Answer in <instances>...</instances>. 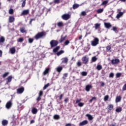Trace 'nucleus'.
I'll list each match as a JSON object with an SVG mask.
<instances>
[{
  "instance_id": "obj_21",
  "label": "nucleus",
  "mask_w": 126,
  "mask_h": 126,
  "mask_svg": "<svg viewBox=\"0 0 126 126\" xmlns=\"http://www.w3.org/2000/svg\"><path fill=\"white\" fill-rule=\"evenodd\" d=\"M121 100H122V96L121 95L117 96L116 98V102L119 103V102H121Z\"/></svg>"
},
{
  "instance_id": "obj_15",
  "label": "nucleus",
  "mask_w": 126,
  "mask_h": 126,
  "mask_svg": "<svg viewBox=\"0 0 126 126\" xmlns=\"http://www.w3.org/2000/svg\"><path fill=\"white\" fill-rule=\"evenodd\" d=\"M91 88H92V85H88L86 86L85 90H86V91H87V92H89V91H90V89H91Z\"/></svg>"
},
{
  "instance_id": "obj_5",
  "label": "nucleus",
  "mask_w": 126,
  "mask_h": 126,
  "mask_svg": "<svg viewBox=\"0 0 126 126\" xmlns=\"http://www.w3.org/2000/svg\"><path fill=\"white\" fill-rule=\"evenodd\" d=\"M62 18L63 19V20H68L70 18V16L68 14H64L62 16Z\"/></svg>"
},
{
  "instance_id": "obj_17",
  "label": "nucleus",
  "mask_w": 126,
  "mask_h": 126,
  "mask_svg": "<svg viewBox=\"0 0 126 126\" xmlns=\"http://www.w3.org/2000/svg\"><path fill=\"white\" fill-rule=\"evenodd\" d=\"M104 26L107 29H110L112 27V25L110 23H104Z\"/></svg>"
},
{
  "instance_id": "obj_20",
  "label": "nucleus",
  "mask_w": 126,
  "mask_h": 126,
  "mask_svg": "<svg viewBox=\"0 0 126 126\" xmlns=\"http://www.w3.org/2000/svg\"><path fill=\"white\" fill-rule=\"evenodd\" d=\"M123 15L124 12H119L116 16V18H117V19H119V18H120V17H122V16H123Z\"/></svg>"
},
{
  "instance_id": "obj_49",
  "label": "nucleus",
  "mask_w": 126,
  "mask_h": 126,
  "mask_svg": "<svg viewBox=\"0 0 126 126\" xmlns=\"http://www.w3.org/2000/svg\"><path fill=\"white\" fill-rule=\"evenodd\" d=\"M82 76H86L87 75V72L83 71L81 73Z\"/></svg>"
},
{
  "instance_id": "obj_41",
  "label": "nucleus",
  "mask_w": 126,
  "mask_h": 126,
  "mask_svg": "<svg viewBox=\"0 0 126 126\" xmlns=\"http://www.w3.org/2000/svg\"><path fill=\"white\" fill-rule=\"evenodd\" d=\"M50 85V83H48L46 85H45L44 87L43 88V90H45V89H47Z\"/></svg>"
},
{
  "instance_id": "obj_28",
  "label": "nucleus",
  "mask_w": 126,
  "mask_h": 126,
  "mask_svg": "<svg viewBox=\"0 0 126 126\" xmlns=\"http://www.w3.org/2000/svg\"><path fill=\"white\" fill-rule=\"evenodd\" d=\"M111 46L108 45L106 47V52H108V53H111L112 52V50H111Z\"/></svg>"
},
{
  "instance_id": "obj_46",
  "label": "nucleus",
  "mask_w": 126,
  "mask_h": 126,
  "mask_svg": "<svg viewBox=\"0 0 126 126\" xmlns=\"http://www.w3.org/2000/svg\"><path fill=\"white\" fill-rule=\"evenodd\" d=\"M13 13H14V10H13V9H10L9 10V14H13Z\"/></svg>"
},
{
  "instance_id": "obj_51",
  "label": "nucleus",
  "mask_w": 126,
  "mask_h": 126,
  "mask_svg": "<svg viewBox=\"0 0 126 126\" xmlns=\"http://www.w3.org/2000/svg\"><path fill=\"white\" fill-rule=\"evenodd\" d=\"M122 76V73H117L116 74V78H119Z\"/></svg>"
},
{
  "instance_id": "obj_11",
  "label": "nucleus",
  "mask_w": 126,
  "mask_h": 126,
  "mask_svg": "<svg viewBox=\"0 0 126 126\" xmlns=\"http://www.w3.org/2000/svg\"><path fill=\"white\" fill-rule=\"evenodd\" d=\"M114 110V105L113 104H109L107 107V111L108 112Z\"/></svg>"
},
{
  "instance_id": "obj_19",
  "label": "nucleus",
  "mask_w": 126,
  "mask_h": 126,
  "mask_svg": "<svg viewBox=\"0 0 126 126\" xmlns=\"http://www.w3.org/2000/svg\"><path fill=\"white\" fill-rule=\"evenodd\" d=\"M32 112L33 115H36V114L38 113V109L35 107H33L32 109Z\"/></svg>"
},
{
  "instance_id": "obj_7",
  "label": "nucleus",
  "mask_w": 126,
  "mask_h": 126,
  "mask_svg": "<svg viewBox=\"0 0 126 126\" xmlns=\"http://www.w3.org/2000/svg\"><path fill=\"white\" fill-rule=\"evenodd\" d=\"M12 107V100H10L6 104V109H10Z\"/></svg>"
},
{
  "instance_id": "obj_38",
  "label": "nucleus",
  "mask_w": 126,
  "mask_h": 126,
  "mask_svg": "<svg viewBox=\"0 0 126 126\" xmlns=\"http://www.w3.org/2000/svg\"><path fill=\"white\" fill-rule=\"evenodd\" d=\"M112 30L115 32V33H118V28L116 27H113Z\"/></svg>"
},
{
  "instance_id": "obj_32",
  "label": "nucleus",
  "mask_w": 126,
  "mask_h": 126,
  "mask_svg": "<svg viewBox=\"0 0 126 126\" xmlns=\"http://www.w3.org/2000/svg\"><path fill=\"white\" fill-rule=\"evenodd\" d=\"M58 27H63V22H59L57 23Z\"/></svg>"
},
{
  "instance_id": "obj_31",
  "label": "nucleus",
  "mask_w": 126,
  "mask_h": 126,
  "mask_svg": "<svg viewBox=\"0 0 126 126\" xmlns=\"http://www.w3.org/2000/svg\"><path fill=\"white\" fill-rule=\"evenodd\" d=\"M64 53V51L63 50H60L59 52L57 53V56L59 57V56H61L62 54H63Z\"/></svg>"
},
{
  "instance_id": "obj_16",
  "label": "nucleus",
  "mask_w": 126,
  "mask_h": 126,
  "mask_svg": "<svg viewBox=\"0 0 126 126\" xmlns=\"http://www.w3.org/2000/svg\"><path fill=\"white\" fill-rule=\"evenodd\" d=\"M2 126H6L8 125V121L6 120H3L1 122Z\"/></svg>"
},
{
  "instance_id": "obj_26",
  "label": "nucleus",
  "mask_w": 126,
  "mask_h": 126,
  "mask_svg": "<svg viewBox=\"0 0 126 126\" xmlns=\"http://www.w3.org/2000/svg\"><path fill=\"white\" fill-rule=\"evenodd\" d=\"M60 49H61V46H57L53 49V53H57V52H58V51L60 50Z\"/></svg>"
},
{
  "instance_id": "obj_18",
  "label": "nucleus",
  "mask_w": 126,
  "mask_h": 126,
  "mask_svg": "<svg viewBox=\"0 0 126 126\" xmlns=\"http://www.w3.org/2000/svg\"><path fill=\"white\" fill-rule=\"evenodd\" d=\"M6 80L7 83H9V82H11V81L12 80V76H9L7 78H6Z\"/></svg>"
},
{
  "instance_id": "obj_42",
  "label": "nucleus",
  "mask_w": 126,
  "mask_h": 126,
  "mask_svg": "<svg viewBox=\"0 0 126 126\" xmlns=\"http://www.w3.org/2000/svg\"><path fill=\"white\" fill-rule=\"evenodd\" d=\"M60 116L58 115H55L54 116V120H60Z\"/></svg>"
},
{
  "instance_id": "obj_12",
  "label": "nucleus",
  "mask_w": 126,
  "mask_h": 126,
  "mask_svg": "<svg viewBox=\"0 0 126 126\" xmlns=\"http://www.w3.org/2000/svg\"><path fill=\"white\" fill-rule=\"evenodd\" d=\"M63 68L62 66H58L56 68V71L59 73L58 75H60V73L63 71Z\"/></svg>"
},
{
  "instance_id": "obj_55",
  "label": "nucleus",
  "mask_w": 126,
  "mask_h": 126,
  "mask_svg": "<svg viewBox=\"0 0 126 126\" xmlns=\"http://www.w3.org/2000/svg\"><path fill=\"white\" fill-rule=\"evenodd\" d=\"M69 43H70V42L69 41V40H66L64 43V44L65 45V46H67V45H68V44H69Z\"/></svg>"
},
{
  "instance_id": "obj_25",
  "label": "nucleus",
  "mask_w": 126,
  "mask_h": 126,
  "mask_svg": "<svg viewBox=\"0 0 126 126\" xmlns=\"http://www.w3.org/2000/svg\"><path fill=\"white\" fill-rule=\"evenodd\" d=\"M49 71H50V68H46L43 73V75H47L49 73Z\"/></svg>"
},
{
  "instance_id": "obj_9",
  "label": "nucleus",
  "mask_w": 126,
  "mask_h": 126,
  "mask_svg": "<svg viewBox=\"0 0 126 126\" xmlns=\"http://www.w3.org/2000/svg\"><path fill=\"white\" fill-rule=\"evenodd\" d=\"M16 52V49L15 48V47H13L9 49V52L12 55H14Z\"/></svg>"
},
{
  "instance_id": "obj_27",
  "label": "nucleus",
  "mask_w": 126,
  "mask_h": 126,
  "mask_svg": "<svg viewBox=\"0 0 126 126\" xmlns=\"http://www.w3.org/2000/svg\"><path fill=\"white\" fill-rule=\"evenodd\" d=\"M86 116L88 118L89 121H92V120H93V117H92L91 115L87 114Z\"/></svg>"
},
{
  "instance_id": "obj_22",
  "label": "nucleus",
  "mask_w": 126,
  "mask_h": 126,
  "mask_svg": "<svg viewBox=\"0 0 126 126\" xmlns=\"http://www.w3.org/2000/svg\"><path fill=\"white\" fill-rule=\"evenodd\" d=\"M20 31L21 33H26L27 31H26V29L25 27H22L20 29Z\"/></svg>"
},
{
  "instance_id": "obj_54",
  "label": "nucleus",
  "mask_w": 126,
  "mask_h": 126,
  "mask_svg": "<svg viewBox=\"0 0 126 126\" xmlns=\"http://www.w3.org/2000/svg\"><path fill=\"white\" fill-rule=\"evenodd\" d=\"M82 100V99L81 98H80L79 99H78V98H77L75 104H78V103H80V102H81Z\"/></svg>"
},
{
  "instance_id": "obj_30",
  "label": "nucleus",
  "mask_w": 126,
  "mask_h": 126,
  "mask_svg": "<svg viewBox=\"0 0 126 126\" xmlns=\"http://www.w3.org/2000/svg\"><path fill=\"white\" fill-rule=\"evenodd\" d=\"M97 60H98V58L96 56H94L92 58V62L93 63H95Z\"/></svg>"
},
{
  "instance_id": "obj_45",
  "label": "nucleus",
  "mask_w": 126,
  "mask_h": 126,
  "mask_svg": "<svg viewBox=\"0 0 126 126\" xmlns=\"http://www.w3.org/2000/svg\"><path fill=\"white\" fill-rule=\"evenodd\" d=\"M4 41H5L4 37H3V36H1L0 38V43H3Z\"/></svg>"
},
{
  "instance_id": "obj_58",
  "label": "nucleus",
  "mask_w": 126,
  "mask_h": 126,
  "mask_svg": "<svg viewBox=\"0 0 126 126\" xmlns=\"http://www.w3.org/2000/svg\"><path fill=\"white\" fill-rule=\"evenodd\" d=\"M122 90H123V91H126V83L123 86L122 88Z\"/></svg>"
},
{
  "instance_id": "obj_50",
  "label": "nucleus",
  "mask_w": 126,
  "mask_h": 126,
  "mask_svg": "<svg viewBox=\"0 0 126 126\" xmlns=\"http://www.w3.org/2000/svg\"><path fill=\"white\" fill-rule=\"evenodd\" d=\"M78 107H83V106H84V103L83 102H80L78 104Z\"/></svg>"
},
{
  "instance_id": "obj_13",
  "label": "nucleus",
  "mask_w": 126,
  "mask_h": 126,
  "mask_svg": "<svg viewBox=\"0 0 126 126\" xmlns=\"http://www.w3.org/2000/svg\"><path fill=\"white\" fill-rule=\"evenodd\" d=\"M88 124V121L87 120H85L82 121V122L80 123L79 124V126H85L86 125H87Z\"/></svg>"
},
{
  "instance_id": "obj_6",
  "label": "nucleus",
  "mask_w": 126,
  "mask_h": 126,
  "mask_svg": "<svg viewBox=\"0 0 126 126\" xmlns=\"http://www.w3.org/2000/svg\"><path fill=\"white\" fill-rule=\"evenodd\" d=\"M24 88L22 87L17 89V93H18V94H22V93L24 92Z\"/></svg>"
},
{
  "instance_id": "obj_1",
  "label": "nucleus",
  "mask_w": 126,
  "mask_h": 126,
  "mask_svg": "<svg viewBox=\"0 0 126 126\" xmlns=\"http://www.w3.org/2000/svg\"><path fill=\"white\" fill-rule=\"evenodd\" d=\"M46 35L47 33L45 32H38L34 36V38L35 40H39V39H41L43 38V37H46Z\"/></svg>"
},
{
  "instance_id": "obj_52",
  "label": "nucleus",
  "mask_w": 126,
  "mask_h": 126,
  "mask_svg": "<svg viewBox=\"0 0 126 126\" xmlns=\"http://www.w3.org/2000/svg\"><path fill=\"white\" fill-rule=\"evenodd\" d=\"M26 4V0H24L23 1L22 4V7H24Z\"/></svg>"
},
{
  "instance_id": "obj_56",
  "label": "nucleus",
  "mask_w": 126,
  "mask_h": 126,
  "mask_svg": "<svg viewBox=\"0 0 126 126\" xmlns=\"http://www.w3.org/2000/svg\"><path fill=\"white\" fill-rule=\"evenodd\" d=\"M43 91H40L38 94V96L42 97V96H43Z\"/></svg>"
},
{
  "instance_id": "obj_29",
  "label": "nucleus",
  "mask_w": 126,
  "mask_h": 126,
  "mask_svg": "<svg viewBox=\"0 0 126 126\" xmlns=\"http://www.w3.org/2000/svg\"><path fill=\"white\" fill-rule=\"evenodd\" d=\"M68 75V73H65L63 74V76L62 77L63 80H65L66 79V77H67V76Z\"/></svg>"
},
{
  "instance_id": "obj_24",
  "label": "nucleus",
  "mask_w": 126,
  "mask_h": 126,
  "mask_svg": "<svg viewBox=\"0 0 126 126\" xmlns=\"http://www.w3.org/2000/svg\"><path fill=\"white\" fill-rule=\"evenodd\" d=\"M66 37H67L66 35H65L64 37H63V36H61V38L59 39V43H63L65 40Z\"/></svg>"
},
{
  "instance_id": "obj_10",
  "label": "nucleus",
  "mask_w": 126,
  "mask_h": 126,
  "mask_svg": "<svg viewBox=\"0 0 126 126\" xmlns=\"http://www.w3.org/2000/svg\"><path fill=\"white\" fill-rule=\"evenodd\" d=\"M29 9L24 10L21 13V15H28V14H29Z\"/></svg>"
},
{
  "instance_id": "obj_47",
  "label": "nucleus",
  "mask_w": 126,
  "mask_h": 126,
  "mask_svg": "<svg viewBox=\"0 0 126 126\" xmlns=\"http://www.w3.org/2000/svg\"><path fill=\"white\" fill-rule=\"evenodd\" d=\"M108 3V0H104L102 2V3H101V5H106V4H107Z\"/></svg>"
},
{
  "instance_id": "obj_34",
  "label": "nucleus",
  "mask_w": 126,
  "mask_h": 126,
  "mask_svg": "<svg viewBox=\"0 0 126 126\" xmlns=\"http://www.w3.org/2000/svg\"><path fill=\"white\" fill-rule=\"evenodd\" d=\"M24 41V38L23 37H20L17 40L18 43H22Z\"/></svg>"
},
{
  "instance_id": "obj_44",
  "label": "nucleus",
  "mask_w": 126,
  "mask_h": 126,
  "mask_svg": "<svg viewBox=\"0 0 126 126\" xmlns=\"http://www.w3.org/2000/svg\"><path fill=\"white\" fill-rule=\"evenodd\" d=\"M108 100H109V95H106L104 97V101H105V102H106V101H108Z\"/></svg>"
},
{
  "instance_id": "obj_53",
  "label": "nucleus",
  "mask_w": 126,
  "mask_h": 126,
  "mask_svg": "<svg viewBox=\"0 0 126 126\" xmlns=\"http://www.w3.org/2000/svg\"><path fill=\"white\" fill-rule=\"evenodd\" d=\"M42 96H40L39 95L38 96L37 98H36V101L39 102V101H41V99H42Z\"/></svg>"
},
{
  "instance_id": "obj_57",
  "label": "nucleus",
  "mask_w": 126,
  "mask_h": 126,
  "mask_svg": "<svg viewBox=\"0 0 126 126\" xmlns=\"http://www.w3.org/2000/svg\"><path fill=\"white\" fill-rule=\"evenodd\" d=\"M114 74L113 73H110L109 74V77L111 78H114Z\"/></svg>"
},
{
  "instance_id": "obj_61",
  "label": "nucleus",
  "mask_w": 126,
  "mask_h": 126,
  "mask_svg": "<svg viewBox=\"0 0 126 126\" xmlns=\"http://www.w3.org/2000/svg\"><path fill=\"white\" fill-rule=\"evenodd\" d=\"M81 15L83 16H85L86 15V12L85 11H82L81 12Z\"/></svg>"
},
{
  "instance_id": "obj_4",
  "label": "nucleus",
  "mask_w": 126,
  "mask_h": 126,
  "mask_svg": "<svg viewBox=\"0 0 126 126\" xmlns=\"http://www.w3.org/2000/svg\"><path fill=\"white\" fill-rule=\"evenodd\" d=\"M82 61L84 64H87L89 62V58L87 56H85L82 58Z\"/></svg>"
},
{
  "instance_id": "obj_3",
  "label": "nucleus",
  "mask_w": 126,
  "mask_h": 126,
  "mask_svg": "<svg viewBox=\"0 0 126 126\" xmlns=\"http://www.w3.org/2000/svg\"><path fill=\"white\" fill-rule=\"evenodd\" d=\"M51 48H55V47H57L59 44V41L56 40H52L50 42Z\"/></svg>"
},
{
  "instance_id": "obj_36",
  "label": "nucleus",
  "mask_w": 126,
  "mask_h": 126,
  "mask_svg": "<svg viewBox=\"0 0 126 126\" xmlns=\"http://www.w3.org/2000/svg\"><path fill=\"white\" fill-rule=\"evenodd\" d=\"M8 74H9V72H5L4 74H3L2 75V77L3 78H5V77H6V76H8Z\"/></svg>"
},
{
  "instance_id": "obj_33",
  "label": "nucleus",
  "mask_w": 126,
  "mask_h": 126,
  "mask_svg": "<svg viewBox=\"0 0 126 126\" xmlns=\"http://www.w3.org/2000/svg\"><path fill=\"white\" fill-rule=\"evenodd\" d=\"M95 26V29L97 30L98 28H100V26H101V24L96 23L94 25Z\"/></svg>"
},
{
  "instance_id": "obj_23",
  "label": "nucleus",
  "mask_w": 126,
  "mask_h": 126,
  "mask_svg": "<svg viewBox=\"0 0 126 126\" xmlns=\"http://www.w3.org/2000/svg\"><path fill=\"white\" fill-rule=\"evenodd\" d=\"M14 20H15L14 17L11 16H9V23H12V22H14Z\"/></svg>"
},
{
  "instance_id": "obj_60",
  "label": "nucleus",
  "mask_w": 126,
  "mask_h": 126,
  "mask_svg": "<svg viewBox=\"0 0 126 126\" xmlns=\"http://www.w3.org/2000/svg\"><path fill=\"white\" fill-rule=\"evenodd\" d=\"M61 0H54V3H60Z\"/></svg>"
},
{
  "instance_id": "obj_63",
  "label": "nucleus",
  "mask_w": 126,
  "mask_h": 126,
  "mask_svg": "<svg viewBox=\"0 0 126 126\" xmlns=\"http://www.w3.org/2000/svg\"><path fill=\"white\" fill-rule=\"evenodd\" d=\"M64 103L65 104H66V103H67V102H68V97H66L65 98V99L64 100Z\"/></svg>"
},
{
  "instance_id": "obj_40",
  "label": "nucleus",
  "mask_w": 126,
  "mask_h": 126,
  "mask_svg": "<svg viewBox=\"0 0 126 126\" xmlns=\"http://www.w3.org/2000/svg\"><path fill=\"white\" fill-rule=\"evenodd\" d=\"M29 41V43H30V44H32V43H33V42H34V39L32 38H30L28 39Z\"/></svg>"
},
{
  "instance_id": "obj_2",
  "label": "nucleus",
  "mask_w": 126,
  "mask_h": 126,
  "mask_svg": "<svg viewBox=\"0 0 126 126\" xmlns=\"http://www.w3.org/2000/svg\"><path fill=\"white\" fill-rule=\"evenodd\" d=\"M91 43L93 47H96L99 44V38L97 37L94 38V40L91 41Z\"/></svg>"
},
{
  "instance_id": "obj_8",
  "label": "nucleus",
  "mask_w": 126,
  "mask_h": 126,
  "mask_svg": "<svg viewBox=\"0 0 126 126\" xmlns=\"http://www.w3.org/2000/svg\"><path fill=\"white\" fill-rule=\"evenodd\" d=\"M119 63L120 60L119 59H115L111 60V63L113 64H118Z\"/></svg>"
},
{
  "instance_id": "obj_62",
  "label": "nucleus",
  "mask_w": 126,
  "mask_h": 126,
  "mask_svg": "<svg viewBox=\"0 0 126 126\" xmlns=\"http://www.w3.org/2000/svg\"><path fill=\"white\" fill-rule=\"evenodd\" d=\"M94 99H96V97H93L92 98V99H91L90 100H89V102L90 103H91L92 102H93V100H94Z\"/></svg>"
},
{
  "instance_id": "obj_43",
  "label": "nucleus",
  "mask_w": 126,
  "mask_h": 126,
  "mask_svg": "<svg viewBox=\"0 0 126 126\" xmlns=\"http://www.w3.org/2000/svg\"><path fill=\"white\" fill-rule=\"evenodd\" d=\"M104 11V9H99L97 10V13H102Z\"/></svg>"
},
{
  "instance_id": "obj_14",
  "label": "nucleus",
  "mask_w": 126,
  "mask_h": 126,
  "mask_svg": "<svg viewBox=\"0 0 126 126\" xmlns=\"http://www.w3.org/2000/svg\"><path fill=\"white\" fill-rule=\"evenodd\" d=\"M62 61V63H65L66 64L68 63V59L66 57L63 58Z\"/></svg>"
},
{
  "instance_id": "obj_39",
  "label": "nucleus",
  "mask_w": 126,
  "mask_h": 126,
  "mask_svg": "<svg viewBox=\"0 0 126 126\" xmlns=\"http://www.w3.org/2000/svg\"><path fill=\"white\" fill-rule=\"evenodd\" d=\"M96 68L98 70H101V69H102V65H97V66H96Z\"/></svg>"
},
{
  "instance_id": "obj_59",
  "label": "nucleus",
  "mask_w": 126,
  "mask_h": 126,
  "mask_svg": "<svg viewBox=\"0 0 126 126\" xmlns=\"http://www.w3.org/2000/svg\"><path fill=\"white\" fill-rule=\"evenodd\" d=\"M34 20L35 19H31L29 22V24H30V25H32V21H34Z\"/></svg>"
},
{
  "instance_id": "obj_35",
  "label": "nucleus",
  "mask_w": 126,
  "mask_h": 126,
  "mask_svg": "<svg viewBox=\"0 0 126 126\" xmlns=\"http://www.w3.org/2000/svg\"><path fill=\"white\" fill-rule=\"evenodd\" d=\"M79 7V4H74L73 5V9H76V8H78Z\"/></svg>"
},
{
  "instance_id": "obj_37",
  "label": "nucleus",
  "mask_w": 126,
  "mask_h": 126,
  "mask_svg": "<svg viewBox=\"0 0 126 126\" xmlns=\"http://www.w3.org/2000/svg\"><path fill=\"white\" fill-rule=\"evenodd\" d=\"M77 65L78 67H80L81 66V65H82V63H81V62H80V60H79L77 62Z\"/></svg>"
},
{
  "instance_id": "obj_48",
  "label": "nucleus",
  "mask_w": 126,
  "mask_h": 126,
  "mask_svg": "<svg viewBox=\"0 0 126 126\" xmlns=\"http://www.w3.org/2000/svg\"><path fill=\"white\" fill-rule=\"evenodd\" d=\"M122 108H121V107H119V108H117L116 109V112H117V113H120V112H121V111H122Z\"/></svg>"
},
{
  "instance_id": "obj_64",
  "label": "nucleus",
  "mask_w": 126,
  "mask_h": 126,
  "mask_svg": "<svg viewBox=\"0 0 126 126\" xmlns=\"http://www.w3.org/2000/svg\"><path fill=\"white\" fill-rule=\"evenodd\" d=\"M63 94H61L60 96H59V99L60 100H63Z\"/></svg>"
}]
</instances>
